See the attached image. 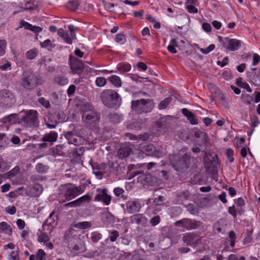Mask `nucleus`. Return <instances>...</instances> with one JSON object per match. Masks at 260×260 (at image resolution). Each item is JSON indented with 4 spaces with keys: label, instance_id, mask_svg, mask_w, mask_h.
<instances>
[{
    "label": "nucleus",
    "instance_id": "9",
    "mask_svg": "<svg viewBox=\"0 0 260 260\" xmlns=\"http://www.w3.org/2000/svg\"><path fill=\"white\" fill-rule=\"evenodd\" d=\"M81 193L82 191L79 187L70 184L67 186L65 196L67 200H71Z\"/></svg>",
    "mask_w": 260,
    "mask_h": 260
},
{
    "label": "nucleus",
    "instance_id": "2",
    "mask_svg": "<svg viewBox=\"0 0 260 260\" xmlns=\"http://www.w3.org/2000/svg\"><path fill=\"white\" fill-rule=\"evenodd\" d=\"M103 104L111 108H117L121 104V100L119 95L113 90L103 92L101 95Z\"/></svg>",
    "mask_w": 260,
    "mask_h": 260
},
{
    "label": "nucleus",
    "instance_id": "29",
    "mask_svg": "<svg viewBox=\"0 0 260 260\" xmlns=\"http://www.w3.org/2000/svg\"><path fill=\"white\" fill-rule=\"evenodd\" d=\"M172 98L168 97L161 101L158 105V108L159 110H162L167 108L168 105L171 103Z\"/></svg>",
    "mask_w": 260,
    "mask_h": 260
},
{
    "label": "nucleus",
    "instance_id": "23",
    "mask_svg": "<svg viewBox=\"0 0 260 260\" xmlns=\"http://www.w3.org/2000/svg\"><path fill=\"white\" fill-rule=\"evenodd\" d=\"M0 233H4L10 235L12 233V229L7 222H2L0 223Z\"/></svg>",
    "mask_w": 260,
    "mask_h": 260
},
{
    "label": "nucleus",
    "instance_id": "58",
    "mask_svg": "<svg viewBox=\"0 0 260 260\" xmlns=\"http://www.w3.org/2000/svg\"><path fill=\"white\" fill-rule=\"evenodd\" d=\"M124 192V190L120 187H117L114 189V193L116 196H120Z\"/></svg>",
    "mask_w": 260,
    "mask_h": 260
},
{
    "label": "nucleus",
    "instance_id": "28",
    "mask_svg": "<svg viewBox=\"0 0 260 260\" xmlns=\"http://www.w3.org/2000/svg\"><path fill=\"white\" fill-rule=\"evenodd\" d=\"M42 192V186L38 183H34V197L39 196Z\"/></svg>",
    "mask_w": 260,
    "mask_h": 260
},
{
    "label": "nucleus",
    "instance_id": "45",
    "mask_svg": "<svg viewBox=\"0 0 260 260\" xmlns=\"http://www.w3.org/2000/svg\"><path fill=\"white\" fill-rule=\"evenodd\" d=\"M247 83L242 78H239L237 79L236 84L240 88H243Z\"/></svg>",
    "mask_w": 260,
    "mask_h": 260
},
{
    "label": "nucleus",
    "instance_id": "37",
    "mask_svg": "<svg viewBox=\"0 0 260 260\" xmlns=\"http://www.w3.org/2000/svg\"><path fill=\"white\" fill-rule=\"evenodd\" d=\"M7 120H9V121L11 123H16L17 122H20V121L18 120L17 115L16 114H12L9 115L7 118Z\"/></svg>",
    "mask_w": 260,
    "mask_h": 260
},
{
    "label": "nucleus",
    "instance_id": "53",
    "mask_svg": "<svg viewBox=\"0 0 260 260\" xmlns=\"http://www.w3.org/2000/svg\"><path fill=\"white\" fill-rule=\"evenodd\" d=\"M39 103L42 105L44 107L47 108L50 107V103L48 101L46 100L44 98H40L39 100Z\"/></svg>",
    "mask_w": 260,
    "mask_h": 260
},
{
    "label": "nucleus",
    "instance_id": "48",
    "mask_svg": "<svg viewBox=\"0 0 260 260\" xmlns=\"http://www.w3.org/2000/svg\"><path fill=\"white\" fill-rule=\"evenodd\" d=\"M229 237L231 240V246L232 247L234 246L235 244V234L234 232H230L229 234Z\"/></svg>",
    "mask_w": 260,
    "mask_h": 260
},
{
    "label": "nucleus",
    "instance_id": "59",
    "mask_svg": "<svg viewBox=\"0 0 260 260\" xmlns=\"http://www.w3.org/2000/svg\"><path fill=\"white\" fill-rule=\"evenodd\" d=\"M10 260H19V255L17 251H12L11 253Z\"/></svg>",
    "mask_w": 260,
    "mask_h": 260
},
{
    "label": "nucleus",
    "instance_id": "57",
    "mask_svg": "<svg viewBox=\"0 0 260 260\" xmlns=\"http://www.w3.org/2000/svg\"><path fill=\"white\" fill-rule=\"evenodd\" d=\"M137 67L140 70H142L143 71H146L147 69V66L142 62H139L137 64Z\"/></svg>",
    "mask_w": 260,
    "mask_h": 260
},
{
    "label": "nucleus",
    "instance_id": "25",
    "mask_svg": "<svg viewBox=\"0 0 260 260\" xmlns=\"http://www.w3.org/2000/svg\"><path fill=\"white\" fill-rule=\"evenodd\" d=\"M91 224L88 221L79 222L74 224V227L81 230H85L89 228Z\"/></svg>",
    "mask_w": 260,
    "mask_h": 260
},
{
    "label": "nucleus",
    "instance_id": "31",
    "mask_svg": "<svg viewBox=\"0 0 260 260\" xmlns=\"http://www.w3.org/2000/svg\"><path fill=\"white\" fill-rule=\"evenodd\" d=\"M215 48V46L214 44H211L206 48H200L199 50L202 53L207 54L212 51Z\"/></svg>",
    "mask_w": 260,
    "mask_h": 260
},
{
    "label": "nucleus",
    "instance_id": "42",
    "mask_svg": "<svg viewBox=\"0 0 260 260\" xmlns=\"http://www.w3.org/2000/svg\"><path fill=\"white\" fill-rule=\"evenodd\" d=\"M252 65L255 66L258 64L260 61V56L256 53H253L252 55Z\"/></svg>",
    "mask_w": 260,
    "mask_h": 260
},
{
    "label": "nucleus",
    "instance_id": "26",
    "mask_svg": "<svg viewBox=\"0 0 260 260\" xmlns=\"http://www.w3.org/2000/svg\"><path fill=\"white\" fill-rule=\"evenodd\" d=\"M183 241L187 245H191L193 243L194 238L190 234H185L183 235Z\"/></svg>",
    "mask_w": 260,
    "mask_h": 260
},
{
    "label": "nucleus",
    "instance_id": "63",
    "mask_svg": "<svg viewBox=\"0 0 260 260\" xmlns=\"http://www.w3.org/2000/svg\"><path fill=\"white\" fill-rule=\"evenodd\" d=\"M68 28L70 31V36H71L72 38H76V33L74 26L71 25L68 26Z\"/></svg>",
    "mask_w": 260,
    "mask_h": 260
},
{
    "label": "nucleus",
    "instance_id": "50",
    "mask_svg": "<svg viewBox=\"0 0 260 260\" xmlns=\"http://www.w3.org/2000/svg\"><path fill=\"white\" fill-rule=\"evenodd\" d=\"M11 63L10 62L7 61L4 64H1L0 63V69L3 71H7V70L11 69Z\"/></svg>",
    "mask_w": 260,
    "mask_h": 260
},
{
    "label": "nucleus",
    "instance_id": "46",
    "mask_svg": "<svg viewBox=\"0 0 260 260\" xmlns=\"http://www.w3.org/2000/svg\"><path fill=\"white\" fill-rule=\"evenodd\" d=\"M226 154L228 157L229 160L230 162H233L234 159V158L233 157V154H234L233 150L231 149H228L226 150Z\"/></svg>",
    "mask_w": 260,
    "mask_h": 260
},
{
    "label": "nucleus",
    "instance_id": "44",
    "mask_svg": "<svg viewBox=\"0 0 260 260\" xmlns=\"http://www.w3.org/2000/svg\"><path fill=\"white\" fill-rule=\"evenodd\" d=\"M36 170L38 172L43 173L47 171V168L46 166L42 165V164H37L36 166Z\"/></svg>",
    "mask_w": 260,
    "mask_h": 260
},
{
    "label": "nucleus",
    "instance_id": "61",
    "mask_svg": "<svg viewBox=\"0 0 260 260\" xmlns=\"http://www.w3.org/2000/svg\"><path fill=\"white\" fill-rule=\"evenodd\" d=\"M212 25L216 29H220L222 26L221 23L217 20H214Z\"/></svg>",
    "mask_w": 260,
    "mask_h": 260
},
{
    "label": "nucleus",
    "instance_id": "13",
    "mask_svg": "<svg viewBox=\"0 0 260 260\" xmlns=\"http://www.w3.org/2000/svg\"><path fill=\"white\" fill-rule=\"evenodd\" d=\"M91 199V197L88 194H86L78 199L76 200L72 201L66 204V206L68 207H75L80 206L82 203L88 202Z\"/></svg>",
    "mask_w": 260,
    "mask_h": 260
},
{
    "label": "nucleus",
    "instance_id": "7",
    "mask_svg": "<svg viewBox=\"0 0 260 260\" xmlns=\"http://www.w3.org/2000/svg\"><path fill=\"white\" fill-rule=\"evenodd\" d=\"M15 102L14 96L12 92L7 90L0 91V106L10 107Z\"/></svg>",
    "mask_w": 260,
    "mask_h": 260
},
{
    "label": "nucleus",
    "instance_id": "49",
    "mask_svg": "<svg viewBox=\"0 0 260 260\" xmlns=\"http://www.w3.org/2000/svg\"><path fill=\"white\" fill-rule=\"evenodd\" d=\"M160 220L159 217L158 216H156L151 219L150 223L152 226H154L159 223Z\"/></svg>",
    "mask_w": 260,
    "mask_h": 260
},
{
    "label": "nucleus",
    "instance_id": "62",
    "mask_svg": "<svg viewBox=\"0 0 260 260\" xmlns=\"http://www.w3.org/2000/svg\"><path fill=\"white\" fill-rule=\"evenodd\" d=\"M76 87L74 85H70L68 89V94L69 96L72 95L75 91Z\"/></svg>",
    "mask_w": 260,
    "mask_h": 260
},
{
    "label": "nucleus",
    "instance_id": "35",
    "mask_svg": "<svg viewBox=\"0 0 260 260\" xmlns=\"http://www.w3.org/2000/svg\"><path fill=\"white\" fill-rule=\"evenodd\" d=\"M91 238L93 242H96L102 239V235L98 232H94L91 234Z\"/></svg>",
    "mask_w": 260,
    "mask_h": 260
},
{
    "label": "nucleus",
    "instance_id": "55",
    "mask_svg": "<svg viewBox=\"0 0 260 260\" xmlns=\"http://www.w3.org/2000/svg\"><path fill=\"white\" fill-rule=\"evenodd\" d=\"M187 119L190 122V123L192 125H197L198 123V120L193 114H192L189 117H188Z\"/></svg>",
    "mask_w": 260,
    "mask_h": 260
},
{
    "label": "nucleus",
    "instance_id": "32",
    "mask_svg": "<svg viewBox=\"0 0 260 260\" xmlns=\"http://www.w3.org/2000/svg\"><path fill=\"white\" fill-rule=\"evenodd\" d=\"M20 171V168L18 166L15 167L10 171L8 172L6 174V175L8 178H12L14 177L16 174H17Z\"/></svg>",
    "mask_w": 260,
    "mask_h": 260
},
{
    "label": "nucleus",
    "instance_id": "39",
    "mask_svg": "<svg viewBox=\"0 0 260 260\" xmlns=\"http://www.w3.org/2000/svg\"><path fill=\"white\" fill-rule=\"evenodd\" d=\"M45 252L43 250L39 249L37 254L36 260H45Z\"/></svg>",
    "mask_w": 260,
    "mask_h": 260
},
{
    "label": "nucleus",
    "instance_id": "47",
    "mask_svg": "<svg viewBox=\"0 0 260 260\" xmlns=\"http://www.w3.org/2000/svg\"><path fill=\"white\" fill-rule=\"evenodd\" d=\"M165 199L163 197L159 196L153 200V203L156 205H161L163 204Z\"/></svg>",
    "mask_w": 260,
    "mask_h": 260
},
{
    "label": "nucleus",
    "instance_id": "5",
    "mask_svg": "<svg viewBox=\"0 0 260 260\" xmlns=\"http://www.w3.org/2000/svg\"><path fill=\"white\" fill-rule=\"evenodd\" d=\"M218 39L222 47L229 51H236L241 45V41L236 39H230L228 37L222 39L221 36H218Z\"/></svg>",
    "mask_w": 260,
    "mask_h": 260
},
{
    "label": "nucleus",
    "instance_id": "54",
    "mask_svg": "<svg viewBox=\"0 0 260 260\" xmlns=\"http://www.w3.org/2000/svg\"><path fill=\"white\" fill-rule=\"evenodd\" d=\"M43 3L42 1H39L36 4H34V11H39L43 7Z\"/></svg>",
    "mask_w": 260,
    "mask_h": 260
},
{
    "label": "nucleus",
    "instance_id": "56",
    "mask_svg": "<svg viewBox=\"0 0 260 260\" xmlns=\"http://www.w3.org/2000/svg\"><path fill=\"white\" fill-rule=\"evenodd\" d=\"M229 62V58L228 57H225L223 58L222 61H217V64L221 66V67H223L226 64H228Z\"/></svg>",
    "mask_w": 260,
    "mask_h": 260
},
{
    "label": "nucleus",
    "instance_id": "3",
    "mask_svg": "<svg viewBox=\"0 0 260 260\" xmlns=\"http://www.w3.org/2000/svg\"><path fill=\"white\" fill-rule=\"evenodd\" d=\"M154 107V104L151 100H141L136 101H133L132 103V109L138 114L143 112L151 111Z\"/></svg>",
    "mask_w": 260,
    "mask_h": 260
},
{
    "label": "nucleus",
    "instance_id": "20",
    "mask_svg": "<svg viewBox=\"0 0 260 260\" xmlns=\"http://www.w3.org/2000/svg\"><path fill=\"white\" fill-rule=\"evenodd\" d=\"M132 148L129 146H124L120 148L118 150V155L120 158L127 157L131 152Z\"/></svg>",
    "mask_w": 260,
    "mask_h": 260
},
{
    "label": "nucleus",
    "instance_id": "40",
    "mask_svg": "<svg viewBox=\"0 0 260 260\" xmlns=\"http://www.w3.org/2000/svg\"><path fill=\"white\" fill-rule=\"evenodd\" d=\"M118 236V232L116 231H114L110 234L109 238L111 242H114L116 240Z\"/></svg>",
    "mask_w": 260,
    "mask_h": 260
},
{
    "label": "nucleus",
    "instance_id": "64",
    "mask_svg": "<svg viewBox=\"0 0 260 260\" xmlns=\"http://www.w3.org/2000/svg\"><path fill=\"white\" fill-rule=\"evenodd\" d=\"M16 223L17 226L20 229H23L24 228L25 222L23 220L19 219L17 220Z\"/></svg>",
    "mask_w": 260,
    "mask_h": 260
},
{
    "label": "nucleus",
    "instance_id": "43",
    "mask_svg": "<svg viewBox=\"0 0 260 260\" xmlns=\"http://www.w3.org/2000/svg\"><path fill=\"white\" fill-rule=\"evenodd\" d=\"M20 27H23L26 29H28L30 30H32V26L31 24L24 21H21L20 22Z\"/></svg>",
    "mask_w": 260,
    "mask_h": 260
},
{
    "label": "nucleus",
    "instance_id": "18",
    "mask_svg": "<svg viewBox=\"0 0 260 260\" xmlns=\"http://www.w3.org/2000/svg\"><path fill=\"white\" fill-rule=\"evenodd\" d=\"M131 221L133 223L142 225L146 223L147 218L142 214H138L134 215L131 217Z\"/></svg>",
    "mask_w": 260,
    "mask_h": 260
},
{
    "label": "nucleus",
    "instance_id": "16",
    "mask_svg": "<svg viewBox=\"0 0 260 260\" xmlns=\"http://www.w3.org/2000/svg\"><path fill=\"white\" fill-rule=\"evenodd\" d=\"M175 224L186 230H190L194 228V224L192 223L191 220L188 219H183L178 220L175 223Z\"/></svg>",
    "mask_w": 260,
    "mask_h": 260
},
{
    "label": "nucleus",
    "instance_id": "22",
    "mask_svg": "<svg viewBox=\"0 0 260 260\" xmlns=\"http://www.w3.org/2000/svg\"><path fill=\"white\" fill-rule=\"evenodd\" d=\"M117 69L121 73L127 72L131 70V65L128 63H119L117 65Z\"/></svg>",
    "mask_w": 260,
    "mask_h": 260
},
{
    "label": "nucleus",
    "instance_id": "14",
    "mask_svg": "<svg viewBox=\"0 0 260 260\" xmlns=\"http://www.w3.org/2000/svg\"><path fill=\"white\" fill-rule=\"evenodd\" d=\"M126 208L128 212L134 213L140 211V204L136 201H130L127 202Z\"/></svg>",
    "mask_w": 260,
    "mask_h": 260
},
{
    "label": "nucleus",
    "instance_id": "36",
    "mask_svg": "<svg viewBox=\"0 0 260 260\" xmlns=\"http://www.w3.org/2000/svg\"><path fill=\"white\" fill-rule=\"evenodd\" d=\"M7 42L5 40H0V57L5 54Z\"/></svg>",
    "mask_w": 260,
    "mask_h": 260
},
{
    "label": "nucleus",
    "instance_id": "21",
    "mask_svg": "<svg viewBox=\"0 0 260 260\" xmlns=\"http://www.w3.org/2000/svg\"><path fill=\"white\" fill-rule=\"evenodd\" d=\"M110 82L115 87H120L122 85V81L119 77L116 75H112L109 78Z\"/></svg>",
    "mask_w": 260,
    "mask_h": 260
},
{
    "label": "nucleus",
    "instance_id": "41",
    "mask_svg": "<svg viewBox=\"0 0 260 260\" xmlns=\"http://www.w3.org/2000/svg\"><path fill=\"white\" fill-rule=\"evenodd\" d=\"M197 5H189L185 6L187 11L190 13L196 14L198 13V9L196 8Z\"/></svg>",
    "mask_w": 260,
    "mask_h": 260
},
{
    "label": "nucleus",
    "instance_id": "51",
    "mask_svg": "<svg viewBox=\"0 0 260 260\" xmlns=\"http://www.w3.org/2000/svg\"><path fill=\"white\" fill-rule=\"evenodd\" d=\"M137 174L139 175L138 177V181L140 182L141 183H142L143 181H145L146 179H147L148 177H149V175L146 176L142 173H138Z\"/></svg>",
    "mask_w": 260,
    "mask_h": 260
},
{
    "label": "nucleus",
    "instance_id": "4",
    "mask_svg": "<svg viewBox=\"0 0 260 260\" xmlns=\"http://www.w3.org/2000/svg\"><path fill=\"white\" fill-rule=\"evenodd\" d=\"M82 111V119L87 123H92L98 119L96 113L93 110L92 106L89 103H86L81 105Z\"/></svg>",
    "mask_w": 260,
    "mask_h": 260
},
{
    "label": "nucleus",
    "instance_id": "52",
    "mask_svg": "<svg viewBox=\"0 0 260 260\" xmlns=\"http://www.w3.org/2000/svg\"><path fill=\"white\" fill-rule=\"evenodd\" d=\"M202 28L205 31L209 32L211 31L212 27L210 24L206 22L202 24Z\"/></svg>",
    "mask_w": 260,
    "mask_h": 260
},
{
    "label": "nucleus",
    "instance_id": "33",
    "mask_svg": "<svg viewBox=\"0 0 260 260\" xmlns=\"http://www.w3.org/2000/svg\"><path fill=\"white\" fill-rule=\"evenodd\" d=\"M106 79L104 77H97L95 80L96 85L100 87L104 86L106 84Z\"/></svg>",
    "mask_w": 260,
    "mask_h": 260
},
{
    "label": "nucleus",
    "instance_id": "60",
    "mask_svg": "<svg viewBox=\"0 0 260 260\" xmlns=\"http://www.w3.org/2000/svg\"><path fill=\"white\" fill-rule=\"evenodd\" d=\"M182 114L187 118H188L191 115L193 114L190 111H188L186 108H183L182 109Z\"/></svg>",
    "mask_w": 260,
    "mask_h": 260
},
{
    "label": "nucleus",
    "instance_id": "17",
    "mask_svg": "<svg viewBox=\"0 0 260 260\" xmlns=\"http://www.w3.org/2000/svg\"><path fill=\"white\" fill-rule=\"evenodd\" d=\"M57 34L59 37L62 38L66 43L68 44H72L73 40L76 39L75 38H72L70 35L64 31L62 28H60L58 30Z\"/></svg>",
    "mask_w": 260,
    "mask_h": 260
},
{
    "label": "nucleus",
    "instance_id": "27",
    "mask_svg": "<svg viewBox=\"0 0 260 260\" xmlns=\"http://www.w3.org/2000/svg\"><path fill=\"white\" fill-rule=\"evenodd\" d=\"M115 40L118 44H124L126 41V38L123 34L119 33L116 35Z\"/></svg>",
    "mask_w": 260,
    "mask_h": 260
},
{
    "label": "nucleus",
    "instance_id": "30",
    "mask_svg": "<svg viewBox=\"0 0 260 260\" xmlns=\"http://www.w3.org/2000/svg\"><path fill=\"white\" fill-rule=\"evenodd\" d=\"M54 81L60 85H64L68 84V80L64 77H57L55 78Z\"/></svg>",
    "mask_w": 260,
    "mask_h": 260
},
{
    "label": "nucleus",
    "instance_id": "38",
    "mask_svg": "<svg viewBox=\"0 0 260 260\" xmlns=\"http://www.w3.org/2000/svg\"><path fill=\"white\" fill-rule=\"evenodd\" d=\"M79 6L77 2H69L67 3V7L71 10L74 11L77 9Z\"/></svg>",
    "mask_w": 260,
    "mask_h": 260
},
{
    "label": "nucleus",
    "instance_id": "8",
    "mask_svg": "<svg viewBox=\"0 0 260 260\" xmlns=\"http://www.w3.org/2000/svg\"><path fill=\"white\" fill-rule=\"evenodd\" d=\"M139 150L147 155H153L157 157L162 156L161 152L156 150L153 144H147L146 143L140 144L139 147Z\"/></svg>",
    "mask_w": 260,
    "mask_h": 260
},
{
    "label": "nucleus",
    "instance_id": "24",
    "mask_svg": "<svg viewBox=\"0 0 260 260\" xmlns=\"http://www.w3.org/2000/svg\"><path fill=\"white\" fill-rule=\"evenodd\" d=\"M257 71L258 75H253L252 77L251 76L249 73H247V77L249 78L250 82L255 85H257L258 81H260V79L258 77L260 76V69H257Z\"/></svg>",
    "mask_w": 260,
    "mask_h": 260
},
{
    "label": "nucleus",
    "instance_id": "34",
    "mask_svg": "<svg viewBox=\"0 0 260 260\" xmlns=\"http://www.w3.org/2000/svg\"><path fill=\"white\" fill-rule=\"evenodd\" d=\"M40 45L41 47L47 48L48 50H50L53 47L52 44L50 40L47 39L44 41L43 42H40Z\"/></svg>",
    "mask_w": 260,
    "mask_h": 260
},
{
    "label": "nucleus",
    "instance_id": "19",
    "mask_svg": "<svg viewBox=\"0 0 260 260\" xmlns=\"http://www.w3.org/2000/svg\"><path fill=\"white\" fill-rule=\"evenodd\" d=\"M57 133L51 131L49 133L46 134L43 137V140L45 142L53 143L57 140Z\"/></svg>",
    "mask_w": 260,
    "mask_h": 260
},
{
    "label": "nucleus",
    "instance_id": "6",
    "mask_svg": "<svg viewBox=\"0 0 260 260\" xmlns=\"http://www.w3.org/2000/svg\"><path fill=\"white\" fill-rule=\"evenodd\" d=\"M185 152V149H183L180 151L178 154L170 155L169 156L170 162L171 166L177 171H179L180 169H182L184 166L183 160L187 158L186 154L181 157L183 153Z\"/></svg>",
    "mask_w": 260,
    "mask_h": 260
},
{
    "label": "nucleus",
    "instance_id": "10",
    "mask_svg": "<svg viewBox=\"0 0 260 260\" xmlns=\"http://www.w3.org/2000/svg\"><path fill=\"white\" fill-rule=\"evenodd\" d=\"M32 73L25 72L22 75L21 85L23 88L26 89H30L32 87Z\"/></svg>",
    "mask_w": 260,
    "mask_h": 260
},
{
    "label": "nucleus",
    "instance_id": "15",
    "mask_svg": "<svg viewBox=\"0 0 260 260\" xmlns=\"http://www.w3.org/2000/svg\"><path fill=\"white\" fill-rule=\"evenodd\" d=\"M20 123L25 126H31L32 124V111L29 110L25 113V116H21Z\"/></svg>",
    "mask_w": 260,
    "mask_h": 260
},
{
    "label": "nucleus",
    "instance_id": "12",
    "mask_svg": "<svg viewBox=\"0 0 260 260\" xmlns=\"http://www.w3.org/2000/svg\"><path fill=\"white\" fill-rule=\"evenodd\" d=\"M111 200V196L108 194L105 189L102 190L95 197V201H102L106 205H108L110 203Z\"/></svg>",
    "mask_w": 260,
    "mask_h": 260
},
{
    "label": "nucleus",
    "instance_id": "11",
    "mask_svg": "<svg viewBox=\"0 0 260 260\" xmlns=\"http://www.w3.org/2000/svg\"><path fill=\"white\" fill-rule=\"evenodd\" d=\"M70 64L72 71L74 74L80 72L83 67V64L81 61L75 58L70 57Z\"/></svg>",
    "mask_w": 260,
    "mask_h": 260
},
{
    "label": "nucleus",
    "instance_id": "1",
    "mask_svg": "<svg viewBox=\"0 0 260 260\" xmlns=\"http://www.w3.org/2000/svg\"><path fill=\"white\" fill-rule=\"evenodd\" d=\"M53 213L50 214L49 217L46 219L45 223L43 224V232L38 237V241L43 243L48 249H52L53 245L51 242H48L49 240L48 234L52 231L54 228L57 224V221L52 218Z\"/></svg>",
    "mask_w": 260,
    "mask_h": 260
}]
</instances>
